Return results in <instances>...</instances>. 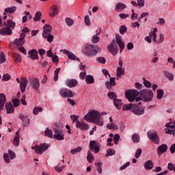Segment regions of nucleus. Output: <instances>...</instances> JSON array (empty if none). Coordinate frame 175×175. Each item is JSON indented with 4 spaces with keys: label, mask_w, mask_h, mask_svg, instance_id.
Wrapping results in <instances>:
<instances>
[{
    "label": "nucleus",
    "mask_w": 175,
    "mask_h": 175,
    "mask_svg": "<svg viewBox=\"0 0 175 175\" xmlns=\"http://www.w3.org/2000/svg\"><path fill=\"white\" fill-rule=\"evenodd\" d=\"M85 77H87V72L85 71L80 72L79 79H81V80H85Z\"/></svg>",
    "instance_id": "63"
},
{
    "label": "nucleus",
    "mask_w": 175,
    "mask_h": 175,
    "mask_svg": "<svg viewBox=\"0 0 175 175\" xmlns=\"http://www.w3.org/2000/svg\"><path fill=\"white\" fill-rule=\"evenodd\" d=\"M102 72H103V75L105 76V77H107V76H108L110 78L109 81H107L105 82V87H106L107 90H111V88H113V87H116V85L117 84L116 83V78L111 77L110 74H109V71L106 68L103 69Z\"/></svg>",
    "instance_id": "5"
},
{
    "label": "nucleus",
    "mask_w": 175,
    "mask_h": 175,
    "mask_svg": "<svg viewBox=\"0 0 175 175\" xmlns=\"http://www.w3.org/2000/svg\"><path fill=\"white\" fill-rule=\"evenodd\" d=\"M76 126L81 131H88V129H90V126L87 123H81L79 120L77 121Z\"/></svg>",
    "instance_id": "17"
},
{
    "label": "nucleus",
    "mask_w": 175,
    "mask_h": 175,
    "mask_svg": "<svg viewBox=\"0 0 175 175\" xmlns=\"http://www.w3.org/2000/svg\"><path fill=\"white\" fill-rule=\"evenodd\" d=\"M113 105L118 109V110L121 109V107H122V100L116 98L113 100Z\"/></svg>",
    "instance_id": "33"
},
{
    "label": "nucleus",
    "mask_w": 175,
    "mask_h": 175,
    "mask_svg": "<svg viewBox=\"0 0 175 175\" xmlns=\"http://www.w3.org/2000/svg\"><path fill=\"white\" fill-rule=\"evenodd\" d=\"M13 30H11L9 27H7V26L3 29H0V33L1 35L5 36V35H8L10 36L12 35V33H13L12 32Z\"/></svg>",
    "instance_id": "27"
},
{
    "label": "nucleus",
    "mask_w": 175,
    "mask_h": 175,
    "mask_svg": "<svg viewBox=\"0 0 175 175\" xmlns=\"http://www.w3.org/2000/svg\"><path fill=\"white\" fill-rule=\"evenodd\" d=\"M139 97L136 98V102H140L143 100L144 102H152L154 98V92L150 89H144L139 92Z\"/></svg>",
    "instance_id": "2"
},
{
    "label": "nucleus",
    "mask_w": 175,
    "mask_h": 175,
    "mask_svg": "<svg viewBox=\"0 0 175 175\" xmlns=\"http://www.w3.org/2000/svg\"><path fill=\"white\" fill-rule=\"evenodd\" d=\"M147 135L148 139H150L152 143L159 144V137H158V133H157V131H148Z\"/></svg>",
    "instance_id": "13"
},
{
    "label": "nucleus",
    "mask_w": 175,
    "mask_h": 175,
    "mask_svg": "<svg viewBox=\"0 0 175 175\" xmlns=\"http://www.w3.org/2000/svg\"><path fill=\"white\" fill-rule=\"evenodd\" d=\"M100 117L99 111L96 110L90 111L87 115L84 116V120L88 122L94 123L95 121H98Z\"/></svg>",
    "instance_id": "4"
},
{
    "label": "nucleus",
    "mask_w": 175,
    "mask_h": 175,
    "mask_svg": "<svg viewBox=\"0 0 175 175\" xmlns=\"http://www.w3.org/2000/svg\"><path fill=\"white\" fill-rule=\"evenodd\" d=\"M107 96L109 99H112L113 101L117 99V94L114 92H108Z\"/></svg>",
    "instance_id": "40"
},
{
    "label": "nucleus",
    "mask_w": 175,
    "mask_h": 175,
    "mask_svg": "<svg viewBox=\"0 0 175 175\" xmlns=\"http://www.w3.org/2000/svg\"><path fill=\"white\" fill-rule=\"evenodd\" d=\"M167 151V145L165 144H163L162 145H161L157 148V153L159 155H161V154H163Z\"/></svg>",
    "instance_id": "26"
},
{
    "label": "nucleus",
    "mask_w": 175,
    "mask_h": 175,
    "mask_svg": "<svg viewBox=\"0 0 175 175\" xmlns=\"http://www.w3.org/2000/svg\"><path fill=\"white\" fill-rule=\"evenodd\" d=\"M42 111H43V108L40 107H35L33 109V114L38 116V114H39V113H42Z\"/></svg>",
    "instance_id": "37"
},
{
    "label": "nucleus",
    "mask_w": 175,
    "mask_h": 175,
    "mask_svg": "<svg viewBox=\"0 0 175 175\" xmlns=\"http://www.w3.org/2000/svg\"><path fill=\"white\" fill-rule=\"evenodd\" d=\"M49 145L47 144H41L40 145H36L35 146L31 147V150H35L36 154L42 155L44 151H46L49 148Z\"/></svg>",
    "instance_id": "7"
},
{
    "label": "nucleus",
    "mask_w": 175,
    "mask_h": 175,
    "mask_svg": "<svg viewBox=\"0 0 175 175\" xmlns=\"http://www.w3.org/2000/svg\"><path fill=\"white\" fill-rule=\"evenodd\" d=\"M140 105H142V102L133 105L132 113H133V114L135 116H143V114H144V108L139 106Z\"/></svg>",
    "instance_id": "9"
},
{
    "label": "nucleus",
    "mask_w": 175,
    "mask_h": 175,
    "mask_svg": "<svg viewBox=\"0 0 175 175\" xmlns=\"http://www.w3.org/2000/svg\"><path fill=\"white\" fill-rule=\"evenodd\" d=\"M61 70V68H56L54 72V81H58V75L59 73V71Z\"/></svg>",
    "instance_id": "47"
},
{
    "label": "nucleus",
    "mask_w": 175,
    "mask_h": 175,
    "mask_svg": "<svg viewBox=\"0 0 175 175\" xmlns=\"http://www.w3.org/2000/svg\"><path fill=\"white\" fill-rule=\"evenodd\" d=\"M133 108V105H132V103L130 104H126L124 106H123L122 107V110L125 111V110H131V109Z\"/></svg>",
    "instance_id": "58"
},
{
    "label": "nucleus",
    "mask_w": 175,
    "mask_h": 175,
    "mask_svg": "<svg viewBox=\"0 0 175 175\" xmlns=\"http://www.w3.org/2000/svg\"><path fill=\"white\" fill-rule=\"evenodd\" d=\"M12 103L14 105V107H18L20 105V100L14 98L12 100Z\"/></svg>",
    "instance_id": "60"
},
{
    "label": "nucleus",
    "mask_w": 175,
    "mask_h": 175,
    "mask_svg": "<svg viewBox=\"0 0 175 175\" xmlns=\"http://www.w3.org/2000/svg\"><path fill=\"white\" fill-rule=\"evenodd\" d=\"M60 53H63V54H65L68 56L69 59H72L73 61H80V59L77 58L76 55L73 54V53L70 52V51H68L66 49L60 50Z\"/></svg>",
    "instance_id": "16"
},
{
    "label": "nucleus",
    "mask_w": 175,
    "mask_h": 175,
    "mask_svg": "<svg viewBox=\"0 0 175 175\" xmlns=\"http://www.w3.org/2000/svg\"><path fill=\"white\" fill-rule=\"evenodd\" d=\"M28 57L35 61V59H39V56H38V51L36 49H31L28 52Z\"/></svg>",
    "instance_id": "19"
},
{
    "label": "nucleus",
    "mask_w": 175,
    "mask_h": 175,
    "mask_svg": "<svg viewBox=\"0 0 175 175\" xmlns=\"http://www.w3.org/2000/svg\"><path fill=\"white\" fill-rule=\"evenodd\" d=\"M120 33H121V35H124V33H125L126 32V31H128V28H126V27L125 25H122L120 29Z\"/></svg>",
    "instance_id": "53"
},
{
    "label": "nucleus",
    "mask_w": 175,
    "mask_h": 175,
    "mask_svg": "<svg viewBox=\"0 0 175 175\" xmlns=\"http://www.w3.org/2000/svg\"><path fill=\"white\" fill-rule=\"evenodd\" d=\"M58 6L56 5H53L51 8V12H49L50 17H55L58 14Z\"/></svg>",
    "instance_id": "24"
},
{
    "label": "nucleus",
    "mask_w": 175,
    "mask_h": 175,
    "mask_svg": "<svg viewBox=\"0 0 175 175\" xmlns=\"http://www.w3.org/2000/svg\"><path fill=\"white\" fill-rule=\"evenodd\" d=\"M42 38L46 39L47 42L51 43L54 40V36L51 35V31H53V27L51 25H45L43 27Z\"/></svg>",
    "instance_id": "3"
},
{
    "label": "nucleus",
    "mask_w": 175,
    "mask_h": 175,
    "mask_svg": "<svg viewBox=\"0 0 175 175\" xmlns=\"http://www.w3.org/2000/svg\"><path fill=\"white\" fill-rule=\"evenodd\" d=\"M144 80V85H145V87H146V88H151V82H150L149 81H147V79H146V78H143Z\"/></svg>",
    "instance_id": "57"
},
{
    "label": "nucleus",
    "mask_w": 175,
    "mask_h": 175,
    "mask_svg": "<svg viewBox=\"0 0 175 175\" xmlns=\"http://www.w3.org/2000/svg\"><path fill=\"white\" fill-rule=\"evenodd\" d=\"M17 10V8L16 6L10 7V8H7L4 10V12L5 13H14Z\"/></svg>",
    "instance_id": "42"
},
{
    "label": "nucleus",
    "mask_w": 175,
    "mask_h": 175,
    "mask_svg": "<svg viewBox=\"0 0 175 175\" xmlns=\"http://www.w3.org/2000/svg\"><path fill=\"white\" fill-rule=\"evenodd\" d=\"M21 80L20 83L21 91V92L24 93L25 92L27 85H28V79H27V78L23 77L21 79Z\"/></svg>",
    "instance_id": "18"
},
{
    "label": "nucleus",
    "mask_w": 175,
    "mask_h": 175,
    "mask_svg": "<svg viewBox=\"0 0 175 175\" xmlns=\"http://www.w3.org/2000/svg\"><path fill=\"white\" fill-rule=\"evenodd\" d=\"M66 85L69 87L70 88H73L74 87H76L77 84H79V81L76 79H67L65 81Z\"/></svg>",
    "instance_id": "21"
},
{
    "label": "nucleus",
    "mask_w": 175,
    "mask_h": 175,
    "mask_svg": "<svg viewBox=\"0 0 175 175\" xmlns=\"http://www.w3.org/2000/svg\"><path fill=\"white\" fill-rule=\"evenodd\" d=\"M5 25L11 31H13L16 28V22L10 19L7 21V23H5Z\"/></svg>",
    "instance_id": "29"
},
{
    "label": "nucleus",
    "mask_w": 175,
    "mask_h": 175,
    "mask_svg": "<svg viewBox=\"0 0 175 175\" xmlns=\"http://www.w3.org/2000/svg\"><path fill=\"white\" fill-rule=\"evenodd\" d=\"M100 40V38L96 35H94L92 37V42H93L94 44H96V43H99Z\"/></svg>",
    "instance_id": "44"
},
{
    "label": "nucleus",
    "mask_w": 175,
    "mask_h": 175,
    "mask_svg": "<svg viewBox=\"0 0 175 175\" xmlns=\"http://www.w3.org/2000/svg\"><path fill=\"white\" fill-rule=\"evenodd\" d=\"M124 9H126V5L123 3H118L115 7L116 12H122Z\"/></svg>",
    "instance_id": "30"
},
{
    "label": "nucleus",
    "mask_w": 175,
    "mask_h": 175,
    "mask_svg": "<svg viewBox=\"0 0 175 175\" xmlns=\"http://www.w3.org/2000/svg\"><path fill=\"white\" fill-rule=\"evenodd\" d=\"M124 75H125V68L118 67L117 71H116V80H120V79H121V77Z\"/></svg>",
    "instance_id": "23"
},
{
    "label": "nucleus",
    "mask_w": 175,
    "mask_h": 175,
    "mask_svg": "<svg viewBox=\"0 0 175 175\" xmlns=\"http://www.w3.org/2000/svg\"><path fill=\"white\" fill-rule=\"evenodd\" d=\"M6 62V56L3 52L0 51V64H3Z\"/></svg>",
    "instance_id": "50"
},
{
    "label": "nucleus",
    "mask_w": 175,
    "mask_h": 175,
    "mask_svg": "<svg viewBox=\"0 0 175 175\" xmlns=\"http://www.w3.org/2000/svg\"><path fill=\"white\" fill-rule=\"evenodd\" d=\"M163 75L167 79H170L171 81H173L174 79V76L173 74L167 70H164L163 71Z\"/></svg>",
    "instance_id": "35"
},
{
    "label": "nucleus",
    "mask_w": 175,
    "mask_h": 175,
    "mask_svg": "<svg viewBox=\"0 0 175 175\" xmlns=\"http://www.w3.org/2000/svg\"><path fill=\"white\" fill-rule=\"evenodd\" d=\"M96 62H98V64L105 65V64H106V59L103 57H96Z\"/></svg>",
    "instance_id": "51"
},
{
    "label": "nucleus",
    "mask_w": 175,
    "mask_h": 175,
    "mask_svg": "<svg viewBox=\"0 0 175 175\" xmlns=\"http://www.w3.org/2000/svg\"><path fill=\"white\" fill-rule=\"evenodd\" d=\"M124 95L129 102H134L136 101V96L139 95V92L136 90H129L125 92Z\"/></svg>",
    "instance_id": "6"
},
{
    "label": "nucleus",
    "mask_w": 175,
    "mask_h": 175,
    "mask_svg": "<svg viewBox=\"0 0 175 175\" xmlns=\"http://www.w3.org/2000/svg\"><path fill=\"white\" fill-rule=\"evenodd\" d=\"M85 79L86 84H94L95 83V79L92 75H87Z\"/></svg>",
    "instance_id": "34"
},
{
    "label": "nucleus",
    "mask_w": 175,
    "mask_h": 175,
    "mask_svg": "<svg viewBox=\"0 0 175 175\" xmlns=\"http://www.w3.org/2000/svg\"><path fill=\"white\" fill-rule=\"evenodd\" d=\"M19 118L21 120V121H23V125H25V126H28V125H29V118H28V116L21 113L19 115Z\"/></svg>",
    "instance_id": "22"
},
{
    "label": "nucleus",
    "mask_w": 175,
    "mask_h": 175,
    "mask_svg": "<svg viewBox=\"0 0 175 175\" xmlns=\"http://www.w3.org/2000/svg\"><path fill=\"white\" fill-rule=\"evenodd\" d=\"M82 150L83 147L79 146L76 148L72 149L70 152L72 155H75V154H77V152H81Z\"/></svg>",
    "instance_id": "36"
},
{
    "label": "nucleus",
    "mask_w": 175,
    "mask_h": 175,
    "mask_svg": "<svg viewBox=\"0 0 175 175\" xmlns=\"http://www.w3.org/2000/svg\"><path fill=\"white\" fill-rule=\"evenodd\" d=\"M113 155H116V150L113 149H109L105 157H113Z\"/></svg>",
    "instance_id": "52"
},
{
    "label": "nucleus",
    "mask_w": 175,
    "mask_h": 175,
    "mask_svg": "<svg viewBox=\"0 0 175 175\" xmlns=\"http://www.w3.org/2000/svg\"><path fill=\"white\" fill-rule=\"evenodd\" d=\"M45 136H48V137H53V131L49 129V128H47L45 131Z\"/></svg>",
    "instance_id": "56"
},
{
    "label": "nucleus",
    "mask_w": 175,
    "mask_h": 175,
    "mask_svg": "<svg viewBox=\"0 0 175 175\" xmlns=\"http://www.w3.org/2000/svg\"><path fill=\"white\" fill-rule=\"evenodd\" d=\"M87 159L88 162H90V163H92V162H94V160L95 159L94 157V154H92L90 151L88 152Z\"/></svg>",
    "instance_id": "41"
},
{
    "label": "nucleus",
    "mask_w": 175,
    "mask_h": 175,
    "mask_svg": "<svg viewBox=\"0 0 175 175\" xmlns=\"http://www.w3.org/2000/svg\"><path fill=\"white\" fill-rule=\"evenodd\" d=\"M107 128L108 129H118V126H117V124L114 123H111V124H108L107 125Z\"/></svg>",
    "instance_id": "54"
},
{
    "label": "nucleus",
    "mask_w": 175,
    "mask_h": 175,
    "mask_svg": "<svg viewBox=\"0 0 175 175\" xmlns=\"http://www.w3.org/2000/svg\"><path fill=\"white\" fill-rule=\"evenodd\" d=\"M149 36L154 43H158V42L157 41V33L150 31L149 33Z\"/></svg>",
    "instance_id": "43"
},
{
    "label": "nucleus",
    "mask_w": 175,
    "mask_h": 175,
    "mask_svg": "<svg viewBox=\"0 0 175 175\" xmlns=\"http://www.w3.org/2000/svg\"><path fill=\"white\" fill-rule=\"evenodd\" d=\"M90 151H93L94 154H98L100 151V144L96 141H90L89 144Z\"/></svg>",
    "instance_id": "10"
},
{
    "label": "nucleus",
    "mask_w": 175,
    "mask_h": 175,
    "mask_svg": "<svg viewBox=\"0 0 175 175\" xmlns=\"http://www.w3.org/2000/svg\"><path fill=\"white\" fill-rule=\"evenodd\" d=\"M13 58H14V62L17 64V62H21V55L18 53H13Z\"/></svg>",
    "instance_id": "38"
},
{
    "label": "nucleus",
    "mask_w": 175,
    "mask_h": 175,
    "mask_svg": "<svg viewBox=\"0 0 175 175\" xmlns=\"http://www.w3.org/2000/svg\"><path fill=\"white\" fill-rule=\"evenodd\" d=\"M40 17H42V12H40V11H38L35 14L33 21H40Z\"/></svg>",
    "instance_id": "48"
},
{
    "label": "nucleus",
    "mask_w": 175,
    "mask_h": 175,
    "mask_svg": "<svg viewBox=\"0 0 175 175\" xmlns=\"http://www.w3.org/2000/svg\"><path fill=\"white\" fill-rule=\"evenodd\" d=\"M20 144V137H15L14 139V145L16 146V147L18 146Z\"/></svg>",
    "instance_id": "64"
},
{
    "label": "nucleus",
    "mask_w": 175,
    "mask_h": 175,
    "mask_svg": "<svg viewBox=\"0 0 175 175\" xmlns=\"http://www.w3.org/2000/svg\"><path fill=\"white\" fill-rule=\"evenodd\" d=\"M29 84L37 92H40V82L38 78H33L29 80Z\"/></svg>",
    "instance_id": "14"
},
{
    "label": "nucleus",
    "mask_w": 175,
    "mask_h": 175,
    "mask_svg": "<svg viewBox=\"0 0 175 175\" xmlns=\"http://www.w3.org/2000/svg\"><path fill=\"white\" fill-rule=\"evenodd\" d=\"M59 94L62 98H73L76 95L75 92H72V90L66 88L60 90Z\"/></svg>",
    "instance_id": "12"
},
{
    "label": "nucleus",
    "mask_w": 175,
    "mask_h": 175,
    "mask_svg": "<svg viewBox=\"0 0 175 175\" xmlns=\"http://www.w3.org/2000/svg\"><path fill=\"white\" fill-rule=\"evenodd\" d=\"M5 109L7 111V114L14 113V107H13V104H12V103H6Z\"/></svg>",
    "instance_id": "28"
},
{
    "label": "nucleus",
    "mask_w": 175,
    "mask_h": 175,
    "mask_svg": "<svg viewBox=\"0 0 175 175\" xmlns=\"http://www.w3.org/2000/svg\"><path fill=\"white\" fill-rule=\"evenodd\" d=\"M157 98L159 100L162 99V98H163V94H165V92H163V90L162 89H159L157 90Z\"/></svg>",
    "instance_id": "39"
},
{
    "label": "nucleus",
    "mask_w": 175,
    "mask_h": 175,
    "mask_svg": "<svg viewBox=\"0 0 175 175\" xmlns=\"http://www.w3.org/2000/svg\"><path fill=\"white\" fill-rule=\"evenodd\" d=\"M107 49L112 55H117L118 53V45L116 43V40L111 41Z\"/></svg>",
    "instance_id": "11"
},
{
    "label": "nucleus",
    "mask_w": 175,
    "mask_h": 175,
    "mask_svg": "<svg viewBox=\"0 0 175 175\" xmlns=\"http://www.w3.org/2000/svg\"><path fill=\"white\" fill-rule=\"evenodd\" d=\"M24 34H21L19 38H16L14 41V44L16 46H24L25 43V40L24 39Z\"/></svg>",
    "instance_id": "20"
},
{
    "label": "nucleus",
    "mask_w": 175,
    "mask_h": 175,
    "mask_svg": "<svg viewBox=\"0 0 175 175\" xmlns=\"http://www.w3.org/2000/svg\"><path fill=\"white\" fill-rule=\"evenodd\" d=\"M166 126H167L168 129L165 130V133L173 135L175 131L174 125L166 124Z\"/></svg>",
    "instance_id": "31"
},
{
    "label": "nucleus",
    "mask_w": 175,
    "mask_h": 175,
    "mask_svg": "<svg viewBox=\"0 0 175 175\" xmlns=\"http://www.w3.org/2000/svg\"><path fill=\"white\" fill-rule=\"evenodd\" d=\"M85 25L86 27H90L91 26V20L90 19V16L87 15L84 18Z\"/></svg>",
    "instance_id": "49"
},
{
    "label": "nucleus",
    "mask_w": 175,
    "mask_h": 175,
    "mask_svg": "<svg viewBox=\"0 0 175 175\" xmlns=\"http://www.w3.org/2000/svg\"><path fill=\"white\" fill-rule=\"evenodd\" d=\"M93 124H96L99 126H103V120L100 119V116L97 120L93 122Z\"/></svg>",
    "instance_id": "59"
},
{
    "label": "nucleus",
    "mask_w": 175,
    "mask_h": 175,
    "mask_svg": "<svg viewBox=\"0 0 175 175\" xmlns=\"http://www.w3.org/2000/svg\"><path fill=\"white\" fill-rule=\"evenodd\" d=\"M116 43L120 47V52L122 53L124 49H125V42H122V38H121V36H120V34H116Z\"/></svg>",
    "instance_id": "15"
},
{
    "label": "nucleus",
    "mask_w": 175,
    "mask_h": 175,
    "mask_svg": "<svg viewBox=\"0 0 175 175\" xmlns=\"http://www.w3.org/2000/svg\"><path fill=\"white\" fill-rule=\"evenodd\" d=\"M142 152H143V150H142V148H138L136 152H135V157L137 159H139V158H140L141 155H142Z\"/></svg>",
    "instance_id": "55"
},
{
    "label": "nucleus",
    "mask_w": 175,
    "mask_h": 175,
    "mask_svg": "<svg viewBox=\"0 0 175 175\" xmlns=\"http://www.w3.org/2000/svg\"><path fill=\"white\" fill-rule=\"evenodd\" d=\"M132 140L134 143H139L140 142V137L137 134H133L132 135Z\"/></svg>",
    "instance_id": "46"
},
{
    "label": "nucleus",
    "mask_w": 175,
    "mask_h": 175,
    "mask_svg": "<svg viewBox=\"0 0 175 175\" xmlns=\"http://www.w3.org/2000/svg\"><path fill=\"white\" fill-rule=\"evenodd\" d=\"M66 23L68 27H72L75 24V21L69 17L66 18Z\"/></svg>",
    "instance_id": "45"
},
{
    "label": "nucleus",
    "mask_w": 175,
    "mask_h": 175,
    "mask_svg": "<svg viewBox=\"0 0 175 175\" xmlns=\"http://www.w3.org/2000/svg\"><path fill=\"white\" fill-rule=\"evenodd\" d=\"M3 159L5 163H9L10 162V159H9V154L8 153L3 154Z\"/></svg>",
    "instance_id": "62"
},
{
    "label": "nucleus",
    "mask_w": 175,
    "mask_h": 175,
    "mask_svg": "<svg viewBox=\"0 0 175 175\" xmlns=\"http://www.w3.org/2000/svg\"><path fill=\"white\" fill-rule=\"evenodd\" d=\"M102 49L99 46L96 45V47L92 44H86L82 49L83 54L88 55V57H95L98 53H100Z\"/></svg>",
    "instance_id": "1"
},
{
    "label": "nucleus",
    "mask_w": 175,
    "mask_h": 175,
    "mask_svg": "<svg viewBox=\"0 0 175 175\" xmlns=\"http://www.w3.org/2000/svg\"><path fill=\"white\" fill-rule=\"evenodd\" d=\"M11 77L9 74H5L2 77V81H9L10 80Z\"/></svg>",
    "instance_id": "61"
},
{
    "label": "nucleus",
    "mask_w": 175,
    "mask_h": 175,
    "mask_svg": "<svg viewBox=\"0 0 175 175\" xmlns=\"http://www.w3.org/2000/svg\"><path fill=\"white\" fill-rule=\"evenodd\" d=\"M6 103V96L3 93L0 94V110H3V107Z\"/></svg>",
    "instance_id": "25"
},
{
    "label": "nucleus",
    "mask_w": 175,
    "mask_h": 175,
    "mask_svg": "<svg viewBox=\"0 0 175 175\" xmlns=\"http://www.w3.org/2000/svg\"><path fill=\"white\" fill-rule=\"evenodd\" d=\"M53 131L55 132V134L53 135L54 139H56L57 140H64L65 137V134H64V130H62V128L58 126L56 124V128L53 129Z\"/></svg>",
    "instance_id": "8"
},
{
    "label": "nucleus",
    "mask_w": 175,
    "mask_h": 175,
    "mask_svg": "<svg viewBox=\"0 0 175 175\" xmlns=\"http://www.w3.org/2000/svg\"><path fill=\"white\" fill-rule=\"evenodd\" d=\"M154 167V163H152V161L148 160L144 163V168L146 170H151Z\"/></svg>",
    "instance_id": "32"
}]
</instances>
